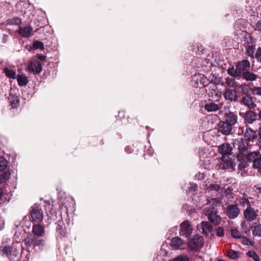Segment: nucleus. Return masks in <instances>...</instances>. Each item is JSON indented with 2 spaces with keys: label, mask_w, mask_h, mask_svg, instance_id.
Returning a JSON list of instances; mask_svg holds the SVG:
<instances>
[{
  "label": "nucleus",
  "mask_w": 261,
  "mask_h": 261,
  "mask_svg": "<svg viewBox=\"0 0 261 261\" xmlns=\"http://www.w3.org/2000/svg\"><path fill=\"white\" fill-rule=\"evenodd\" d=\"M21 23V20L18 17H14L13 18L8 19L6 20V24L9 25H20Z\"/></svg>",
  "instance_id": "obj_33"
},
{
  "label": "nucleus",
  "mask_w": 261,
  "mask_h": 261,
  "mask_svg": "<svg viewBox=\"0 0 261 261\" xmlns=\"http://www.w3.org/2000/svg\"><path fill=\"white\" fill-rule=\"evenodd\" d=\"M197 227L202 234L206 236L208 235L213 229L212 225L207 221H202Z\"/></svg>",
  "instance_id": "obj_17"
},
{
  "label": "nucleus",
  "mask_w": 261,
  "mask_h": 261,
  "mask_svg": "<svg viewBox=\"0 0 261 261\" xmlns=\"http://www.w3.org/2000/svg\"><path fill=\"white\" fill-rule=\"evenodd\" d=\"M19 86H25L29 82L28 77L23 74H18L16 77Z\"/></svg>",
  "instance_id": "obj_29"
},
{
  "label": "nucleus",
  "mask_w": 261,
  "mask_h": 261,
  "mask_svg": "<svg viewBox=\"0 0 261 261\" xmlns=\"http://www.w3.org/2000/svg\"><path fill=\"white\" fill-rule=\"evenodd\" d=\"M218 150L219 153L222 154V156H224L225 155L229 156V155L231 154L232 148L229 144L224 143L219 147Z\"/></svg>",
  "instance_id": "obj_20"
},
{
  "label": "nucleus",
  "mask_w": 261,
  "mask_h": 261,
  "mask_svg": "<svg viewBox=\"0 0 261 261\" xmlns=\"http://www.w3.org/2000/svg\"><path fill=\"white\" fill-rule=\"evenodd\" d=\"M30 215L32 221L41 222L43 218V214L41 206L37 204L33 205L31 207Z\"/></svg>",
  "instance_id": "obj_8"
},
{
  "label": "nucleus",
  "mask_w": 261,
  "mask_h": 261,
  "mask_svg": "<svg viewBox=\"0 0 261 261\" xmlns=\"http://www.w3.org/2000/svg\"><path fill=\"white\" fill-rule=\"evenodd\" d=\"M254 187L256 191H258V193H259L261 194V186H260V185H256L254 186Z\"/></svg>",
  "instance_id": "obj_56"
},
{
  "label": "nucleus",
  "mask_w": 261,
  "mask_h": 261,
  "mask_svg": "<svg viewBox=\"0 0 261 261\" xmlns=\"http://www.w3.org/2000/svg\"><path fill=\"white\" fill-rule=\"evenodd\" d=\"M32 32L33 29L30 25L25 27H19L18 30V34L24 38H28L31 36Z\"/></svg>",
  "instance_id": "obj_23"
},
{
  "label": "nucleus",
  "mask_w": 261,
  "mask_h": 261,
  "mask_svg": "<svg viewBox=\"0 0 261 261\" xmlns=\"http://www.w3.org/2000/svg\"><path fill=\"white\" fill-rule=\"evenodd\" d=\"M170 261H190V258L186 255H180Z\"/></svg>",
  "instance_id": "obj_40"
},
{
  "label": "nucleus",
  "mask_w": 261,
  "mask_h": 261,
  "mask_svg": "<svg viewBox=\"0 0 261 261\" xmlns=\"http://www.w3.org/2000/svg\"><path fill=\"white\" fill-rule=\"evenodd\" d=\"M8 100L12 108L16 109L19 107V100L18 96L11 93L9 94Z\"/></svg>",
  "instance_id": "obj_26"
},
{
  "label": "nucleus",
  "mask_w": 261,
  "mask_h": 261,
  "mask_svg": "<svg viewBox=\"0 0 261 261\" xmlns=\"http://www.w3.org/2000/svg\"><path fill=\"white\" fill-rule=\"evenodd\" d=\"M0 252L3 256H6L11 261H18L19 260V252L15 247L7 245L1 246Z\"/></svg>",
  "instance_id": "obj_4"
},
{
  "label": "nucleus",
  "mask_w": 261,
  "mask_h": 261,
  "mask_svg": "<svg viewBox=\"0 0 261 261\" xmlns=\"http://www.w3.org/2000/svg\"><path fill=\"white\" fill-rule=\"evenodd\" d=\"M204 109L209 112H216L219 110L220 107L218 104L211 101L205 104Z\"/></svg>",
  "instance_id": "obj_28"
},
{
  "label": "nucleus",
  "mask_w": 261,
  "mask_h": 261,
  "mask_svg": "<svg viewBox=\"0 0 261 261\" xmlns=\"http://www.w3.org/2000/svg\"><path fill=\"white\" fill-rule=\"evenodd\" d=\"M210 203L212 205L219 206L221 205V201L216 198H214L211 200ZM214 207V206L213 207V208Z\"/></svg>",
  "instance_id": "obj_50"
},
{
  "label": "nucleus",
  "mask_w": 261,
  "mask_h": 261,
  "mask_svg": "<svg viewBox=\"0 0 261 261\" xmlns=\"http://www.w3.org/2000/svg\"><path fill=\"white\" fill-rule=\"evenodd\" d=\"M250 63L248 60H243L238 63L236 68L231 67L227 69L228 74L235 78L241 77L244 72L250 70Z\"/></svg>",
  "instance_id": "obj_2"
},
{
  "label": "nucleus",
  "mask_w": 261,
  "mask_h": 261,
  "mask_svg": "<svg viewBox=\"0 0 261 261\" xmlns=\"http://www.w3.org/2000/svg\"><path fill=\"white\" fill-rule=\"evenodd\" d=\"M23 242L29 251L40 249L44 245V240L34 236L27 237Z\"/></svg>",
  "instance_id": "obj_3"
},
{
  "label": "nucleus",
  "mask_w": 261,
  "mask_h": 261,
  "mask_svg": "<svg viewBox=\"0 0 261 261\" xmlns=\"http://www.w3.org/2000/svg\"><path fill=\"white\" fill-rule=\"evenodd\" d=\"M241 103L249 109H253L256 107V105L254 102L253 98L250 95L243 96Z\"/></svg>",
  "instance_id": "obj_18"
},
{
  "label": "nucleus",
  "mask_w": 261,
  "mask_h": 261,
  "mask_svg": "<svg viewBox=\"0 0 261 261\" xmlns=\"http://www.w3.org/2000/svg\"><path fill=\"white\" fill-rule=\"evenodd\" d=\"M227 256L231 259H236L239 257L240 252L232 249H230L227 252Z\"/></svg>",
  "instance_id": "obj_37"
},
{
  "label": "nucleus",
  "mask_w": 261,
  "mask_h": 261,
  "mask_svg": "<svg viewBox=\"0 0 261 261\" xmlns=\"http://www.w3.org/2000/svg\"><path fill=\"white\" fill-rule=\"evenodd\" d=\"M240 213V209L237 204L228 205L226 208V215L231 219L237 218Z\"/></svg>",
  "instance_id": "obj_12"
},
{
  "label": "nucleus",
  "mask_w": 261,
  "mask_h": 261,
  "mask_svg": "<svg viewBox=\"0 0 261 261\" xmlns=\"http://www.w3.org/2000/svg\"><path fill=\"white\" fill-rule=\"evenodd\" d=\"M33 47L34 49H40L41 50H43L44 49V44L43 43L39 41H35L33 42Z\"/></svg>",
  "instance_id": "obj_41"
},
{
  "label": "nucleus",
  "mask_w": 261,
  "mask_h": 261,
  "mask_svg": "<svg viewBox=\"0 0 261 261\" xmlns=\"http://www.w3.org/2000/svg\"><path fill=\"white\" fill-rule=\"evenodd\" d=\"M3 195V191L2 189H0V200L1 199Z\"/></svg>",
  "instance_id": "obj_60"
},
{
  "label": "nucleus",
  "mask_w": 261,
  "mask_h": 261,
  "mask_svg": "<svg viewBox=\"0 0 261 261\" xmlns=\"http://www.w3.org/2000/svg\"><path fill=\"white\" fill-rule=\"evenodd\" d=\"M18 261H29V258L22 252L19 256Z\"/></svg>",
  "instance_id": "obj_52"
},
{
  "label": "nucleus",
  "mask_w": 261,
  "mask_h": 261,
  "mask_svg": "<svg viewBox=\"0 0 261 261\" xmlns=\"http://www.w3.org/2000/svg\"><path fill=\"white\" fill-rule=\"evenodd\" d=\"M56 237L58 241H63L67 237L68 232L63 221H58L56 223Z\"/></svg>",
  "instance_id": "obj_7"
},
{
  "label": "nucleus",
  "mask_w": 261,
  "mask_h": 261,
  "mask_svg": "<svg viewBox=\"0 0 261 261\" xmlns=\"http://www.w3.org/2000/svg\"><path fill=\"white\" fill-rule=\"evenodd\" d=\"M223 96L226 100L237 102L239 98L238 91L235 89H227L223 93Z\"/></svg>",
  "instance_id": "obj_16"
},
{
  "label": "nucleus",
  "mask_w": 261,
  "mask_h": 261,
  "mask_svg": "<svg viewBox=\"0 0 261 261\" xmlns=\"http://www.w3.org/2000/svg\"><path fill=\"white\" fill-rule=\"evenodd\" d=\"M251 228L254 236L261 237V225L260 224L254 223Z\"/></svg>",
  "instance_id": "obj_30"
},
{
  "label": "nucleus",
  "mask_w": 261,
  "mask_h": 261,
  "mask_svg": "<svg viewBox=\"0 0 261 261\" xmlns=\"http://www.w3.org/2000/svg\"><path fill=\"white\" fill-rule=\"evenodd\" d=\"M252 92L254 95L261 97V87H254Z\"/></svg>",
  "instance_id": "obj_47"
},
{
  "label": "nucleus",
  "mask_w": 261,
  "mask_h": 261,
  "mask_svg": "<svg viewBox=\"0 0 261 261\" xmlns=\"http://www.w3.org/2000/svg\"><path fill=\"white\" fill-rule=\"evenodd\" d=\"M188 244L191 250L197 251L203 247L204 239L201 235L197 234L189 240Z\"/></svg>",
  "instance_id": "obj_6"
},
{
  "label": "nucleus",
  "mask_w": 261,
  "mask_h": 261,
  "mask_svg": "<svg viewBox=\"0 0 261 261\" xmlns=\"http://www.w3.org/2000/svg\"><path fill=\"white\" fill-rule=\"evenodd\" d=\"M257 116L261 120V110L258 112V113L257 114Z\"/></svg>",
  "instance_id": "obj_61"
},
{
  "label": "nucleus",
  "mask_w": 261,
  "mask_h": 261,
  "mask_svg": "<svg viewBox=\"0 0 261 261\" xmlns=\"http://www.w3.org/2000/svg\"><path fill=\"white\" fill-rule=\"evenodd\" d=\"M239 135H243L245 139L244 141L247 142L253 141L257 138L256 131L254 130L250 127L246 126L245 129L244 127H240L238 132Z\"/></svg>",
  "instance_id": "obj_5"
},
{
  "label": "nucleus",
  "mask_w": 261,
  "mask_h": 261,
  "mask_svg": "<svg viewBox=\"0 0 261 261\" xmlns=\"http://www.w3.org/2000/svg\"><path fill=\"white\" fill-rule=\"evenodd\" d=\"M209 95L211 96H215V97H217L220 96V92L217 90V88L216 86L214 85H213V87H211L209 89Z\"/></svg>",
  "instance_id": "obj_35"
},
{
  "label": "nucleus",
  "mask_w": 261,
  "mask_h": 261,
  "mask_svg": "<svg viewBox=\"0 0 261 261\" xmlns=\"http://www.w3.org/2000/svg\"><path fill=\"white\" fill-rule=\"evenodd\" d=\"M237 161L238 162V168L239 170H242L244 169L248 165L247 160L246 158H244L243 156H241L239 154V151L236 153Z\"/></svg>",
  "instance_id": "obj_22"
},
{
  "label": "nucleus",
  "mask_w": 261,
  "mask_h": 261,
  "mask_svg": "<svg viewBox=\"0 0 261 261\" xmlns=\"http://www.w3.org/2000/svg\"><path fill=\"white\" fill-rule=\"evenodd\" d=\"M183 245H184L183 240L180 238L178 237L173 238L170 242L171 246L173 248L175 249H179Z\"/></svg>",
  "instance_id": "obj_27"
},
{
  "label": "nucleus",
  "mask_w": 261,
  "mask_h": 261,
  "mask_svg": "<svg viewBox=\"0 0 261 261\" xmlns=\"http://www.w3.org/2000/svg\"><path fill=\"white\" fill-rule=\"evenodd\" d=\"M222 162L220 164L219 167L226 170H233L235 167V164L232 162L231 159L228 155L222 156Z\"/></svg>",
  "instance_id": "obj_13"
},
{
  "label": "nucleus",
  "mask_w": 261,
  "mask_h": 261,
  "mask_svg": "<svg viewBox=\"0 0 261 261\" xmlns=\"http://www.w3.org/2000/svg\"><path fill=\"white\" fill-rule=\"evenodd\" d=\"M254 49L255 48L253 46H249L247 49L248 55L251 57H253L254 55Z\"/></svg>",
  "instance_id": "obj_48"
},
{
  "label": "nucleus",
  "mask_w": 261,
  "mask_h": 261,
  "mask_svg": "<svg viewBox=\"0 0 261 261\" xmlns=\"http://www.w3.org/2000/svg\"><path fill=\"white\" fill-rule=\"evenodd\" d=\"M259 138L261 139V126L259 127V130L258 132Z\"/></svg>",
  "instance_id": "obj_59"
},
{
  "label": "nucleus",
  "mask_w": 261,
  "mask_h": 261,
  "mask_svg": "<svg viewBox=\"0 0 261 261\" xmlns=\"http://www.w3.org/2000/svg\"><path fill=\"white\" fill-rule=\"evenodd\" d=\"M4 72L6 75L10 79H15L17 76L15 71L13 69H9L8 67L4 68Z\"/></svg>",
  "instance_id": "obj_34"
},
{
  "label": "nucleus",
  "mask_w": 261,
  "mask_h": 261,
  "mask_svg": "<svg viewBox=\"0 0 261 261\" xmlns=\"http://www.w3.org/2000/svg\"><path fill=\"white\" fill-rule=\"evenodd\" d=\"M8 35L5 34L3 35V37H2V42L3 43H6V42L7 41L8 39Z\"/></svg>",
  "instance_id": "obj_54"
},
{
  "label": "nucleus",
  "mask_w": 261,
  "mask_h": 261,
  "mask_svg": "<svg viewBox=\"0 0 261 261\" xmlns=\"http://www.w3.org/2000/svg\"><path fill=\"white\" fill-rule=\"evenodd\" d=\"M257 114L253 111H246L245 115V120L249 124H252L257 120Z\"/></svg>",
  "instance_id": "obj_21"
},
{
  "label": "nucleus",
  "mask_w": 261,
  "mask_h": 261,
  "mask_svg": "<svg viewBox=\"0 0 261 261\" xmlns=\"http://www.w3.org/2000/svg\"><path fill=\"white\" fill-rule=\"evenodd\" d=\"M199 82L204 86H206L210 84L209 80L207 79V78L204 76L200 77L199 79Z\"/></svg>",
  "instance_id": "obj_46"
},
{
  "label": "nucleus",
  "mask_w": 261,
  "mask_h": 261,
  "mask_svg": "<svg viewBox=\"0 0 261 261\" xmlns=\"http://www.w3.org/2000/svg\"><path fill=\"white\" fill-rule=\"evenodd\" d=\"M253 167L258 170V172L261 174V157L257 159V160L254 161L253 163Z\"/></svg>",
  "instance_id": "obj_42"
},
{
  "label": "nucleus",
  "mask_w": 261,
  "mask_h": 261,
  "mask_svg": "<svg viewBox=\"0 0 261 261\" xmlns=\"http://www.w3.org/2000/svg\"><path fill=\"white\" fill-rule=\"evenodd\" d=\"M243 215L248 222H252L256 219L258 215L253 207H249L244 210Z\"/></svg>",
  "instance_id": "obj_15"
},
{
  "label": "nucleus",
  "mask_w": 261,
  "mask_h": 261,
  "mask_svg": "<svg viewBox=\"0 0 261 261\" xmlns=\"http://www.w3.org/2000/svg\"><path fill=\"white\" fill-rule=\"evenodd\" d=\"M246 255L247 256L252 258L254 261H255L257 259L259 258V256L256 254V253L253 250H250L246 253Z\"/></svg>",
  "instance_id": "obj_44"
},
{
  "label": "nucleus",
  "mask_w": 261,
  "mask_h": 261,
  "mask_svg": "<svg viewBox=\"0 0 261 261\" xmlns=\"http://www.w3.org/2000/svg\"><path fill=\"white\" fill-rule=\"evenodd\" d=\"M208 189L210 190L219 191L221 189V187L218 184H211L209 186Z\"/></svg>",
  "instance_id": "obj_49"
},
{
  "label": "nucleus",
  "mask_w": 261,
  "mask_h": 261,
  "mask_svg": "<svg viewBox=\"0 0 261 261\" xmlns=\"http://www.w3.org/2000/svg\"><path fill=\"white\" fill-rule=\"evenodd\" d=\"M32 233L34 236L40 238V237H42L44 235L45 230L44 227L40 224H35L33 226Z\"/></svg>",
  "instance_id": "obj_24"
},
{
  "label": "nucleus",
  "mask_w": 261,
  "mask_h": 261,
  "mask_svg": "<svg viewBox=\"0 0 261 261\" xmlns=\"http://www.w3.org/2000/svg\"><path fill=\"white\" fill-rule=\"evenodd\" d=\"M7 161L3 156H0V171H5L7 168Z\"/></svg>",
  "instance_id": "obj_38"
},
{
  "label": "nucleus",
  "mask_w": 261,
  "mask_h": 261,
  "mask_svg": "<svg viewBox=\"0 0 261 261\" xmlns=\"http://www.w3.org/2000/svg\"><path fill=\"white\" fill-rule=\"evenodd\" d=\"M208 220L215 225H218L221 221V217L217 211H211L207 215Z\"/></svg>",
  "instance_id": "obj_19"
},
{
  "label": "nucleus",
  "mask_w": 261,
  "mask_h": 261,
  "mask_svg": "<svg viewBox=\"0 0 261 261\" xmlns=\"http://www.w3.org/2000/svg\"><path fill=\"white\" fill-rule=\"evenodd\" d=\"M239 89H240L241 93L245 95H249V92L252 90L249 84L243 83L239 85Z\"/></svg>",
  "instance_id": "obj_32"
},
{
  "label": "nucleus",
  "mask_w": 261,
  "mask_h": 261,
  "mask_svg": "<svg viewBox=\"0 0 261 261\" xmlns=\"http://www.w3.org/2000/svg\"><path fill=\"white\" fill-rule=\"evenodd\" d=\"M231 235L235 239H240L242 238L241 232L236 228L231 229Z\"/></svg>",
  "instance_id": "obj_43"
},
{
  "label": "nucleus",
  "mask_w": 261,
  "mask_h": 261,
  "mask_svg": "<svg viewBox=\"0 0 261 261\" xmlns=\"http://www.w3.org/2000/svg\"><path fill=\"white\" fill-rule=\"evenodd\" d=\"M223 120L234 126L238 122V116L237 112L228 111L224 114Z\"/></svg>",
  "instance_id": "obj_11"
},
{
  "label": "nucleus",
  "mask_w": 261,
  "mask_h": 261,
  "mask_svg": "<svg viewBox=\"0 0 261 261\" xmlns=\"http://www.w3.org/2000/svg\"><path fill=\"white\" fill-rule=\"evenodd\" d=\"M242 232L247 236L250 234V228L248 227L246 222H242L241 224Z\"/></svg>",
  "instance_id": "obj_36"
},
{
  "label": "nucleus",
  "mask_w": 261,
  "mask_h": 261,
  "mask_svg": "<svg viewBox=\"0 0 261 261\" xmlns=\"http://www.w3.org/2000/svg\"><path fill=\"white\" fill-rule=\"evenodd\" d=\"M224 83L226 84L227 86L229 87V89L233 88V89H234L238 87V82L232 77L226 78Z\"/></svg>",
  "instance_id": "obj_31"
},
{
  "label": "nucleus",
  "mask_w": 261,
  "mask_h": 261,
  "mask_svg": "<svg viewBox=\"0 0 261 261\" xmlns=\"http://www.w3.org/2000/svg\"><path fill=\"white\" fill-rule=\"evenodd\" d=\"M255 261H260L259 258L257 259Z\"/></svg>",
  "instance_id": "obj_64"
},
{
  "label": "nucleus",
  "mask_w": 261,
  "mask_h": 261,
  "mask_svg": "<svg viewBox=\"0 0 261 261\" xmlns=\"http://www.w3.org/2000/svg\"><path fill=\"white\" fill-rule=\"evenodd\" d=\"M213 83L215 84H221L222 86H224L225 85L224 82L222 81V79L221 77H215L213 80Z\"/></svg>",
  "instance_id": "obj_51"
},
{
  "label": "nucleus",
  "mask_w": 261,
  "mask_h": 261,
  "mask_svg": "<svg viewBox=\"0 0 261 261\" xmlns=\"http://www.w3.org/2000/svg\"><path fill=\"white\" fill-rule=\"evenodd\" d=\"M128 147H126V148H125V151H126V152H127V149H128Z\"/></svg>",
  "instance_id": "obj_63"
},
{
  "label": "nucleus",
  "mask_w": 261,
  "mask_h": 261,
  "mask_svg": "<svg viewBox=\"0 0 261 261\" xmlns=\"http://www.w3.org/2000/svg\"><path fill=\"white\" fill-rule=\"evenodd\" d=\"M100 143L101 145H102L104 144V141L103 140H101L100 141Z\"/></svg>",
  "instance_id": "obj_62"
},
{
  "label": "nucleus",
  "mask_w": 261,
  "mask_h": 261,
  "mask_svg": "<svg viewBox=\"0 0 261 261\" xmlns=\"http://www.w3.org/2000/svg\"><path fill=\"white\" fill-rule=\"evenodd\" d=\"M27 69L34 74H39L42 70V64L36 60L31 61L28 63Z\"/></svg>",
  "instance_id": "obj_10"
},
{
  "label": "nucleus",
  "mask_w": 261,
  "mask_h": 261,
  "mask_svg": "<svg viewBox=\"0 0 261 261\" xmlns=\"http://www.w3.org/2000/svg\"><path fill=\"white\" fill-rule=\"evenodd\" d=\"M5 181V178L3 175L0 174V185Z\"/></svg>",
  "instance_id": "obj_58"
},
{
  "label": "nucleus",
  "mask_w": 261,
  "mask_h": 261,
  "mask_svg": "<svg viewBox=\"0 0 261 261\" xmlns=\"http://www.w3.org/2000/svg\"><path fill=\"white\" fill-rule=\"evenodd\" d=\"M255 56L256 58L261 57V48L257 49Z\"/></svg>",
  "instance_id": "obj_55"
},
{
  "label": "nucleus",
  "mask_w": 261,
  "mask_h": 261,
  "mask_svg": "<svg viewBox=\"0 0 261 261\" xmlns=\"http://www.w3.org/2000/svg\"><path fill=\"white\" fill-rule=\"evenodd\" d=\"M218 132L223 135L228 136L233 134V127L224 120H220L218 124Z\"/></svg>",
  "instance_id": "obj_9"
},
{
  "label": "nucleus",
  "mask_w": 261,
  "mask_h": 261,
  "mask_svg": "<svg viewBox=\"0 0 261 261\" xmlns=\"http://www.w3.org/2000/svg\"><path fill=\"white\" fill-rule=\"evenodd\" d=\"M234 147H237L238 150L239 151V154L246 158L247 161L253 162L257 160L260 156L259 152L251 151V148L249 146L248 142L244 141L243 139L238 141L234 145Z\"/></svg>",
  "instance_id": "obj_1"
},
{
  "label": "nucleus",
  "mask_w": 261,
  "mask_h": 261,
  "mask_svg": "<svg viewBox=\"0 0 261 261\" xmlns=\"http://www.w3.org/2000/svg\"><path fill=\"white\" fill-rule=\"evenodd\" d=\"M241 77H242V78L246 81L253 82L257 80L258 75L255 74L254 73L248 70L242 73Z\"/></svg>",
  "instance_id": "obj_25"
},
{
  "label": "nucleus",
  "mask_w": 261,
  "mask_h": 261,
  "mask_svg": "<svg viewBox=\"0 0 261 261\" xmlns=\"http://www.w3.org/2000/svg\"><path fill=\"white\" fill-rule=\"evenodd\" d=\"M256 29L261 32V22H257Z\"/></svg>",
  "instance_id": "obj_57"
},
{
  "label": "nucleus",
  "mask_w": 261,
  "mask_h": 261,
  "mask_svg": "<svg viewBox=\"0 0 261 261\" xmlns=\"http://www.w3.org/2000/svg\"><path fill=\"white\" fill-rule=\"evenodd\" d=\"M37 58L39 60L41 61H44L46 59V56L45 55H43L42 54H38L37 55Z\"/></svg>",
  "instance_id": "obj_53"
},
{
  "label": "nucleus",
  "mask_w": 261,
  "mask_h": 261,
  "mask_svg": "<svg viewBox=\"0 0 261 261\" xmlns=\"http://www.w3.org/2000/svg\"><path fill=\"white\" fill-rule=\"evenodd\" d=\"M192 231L193 229L189 221L186 220L181 223L179 232L181 236L188 237L192 233Z\"/></svg>",
  "instance_id": "obj_14"
},
{
  "label": "nucleus",
  "mask_w": 261,
  "mask_h": 261,
  "mask_svg": "<svg viewBox=\"0 0 261 261\" xmlns=\"http://www.w3.org/2000/svg\"><path fill=\"white\" fill-rule=\"evenodd\" d=\"M239 202L243 207H245V206H246L247 207H251L250 202L249 199L246 197L241 198L239 200Z\"/></svg>",
  "instance_id": "obj_39"
},
{
  "label": "nucleus",
  "mask_w": 261,
  "mask_h": 261,
  "mask_svg": "<svg viewBox=\"0 0 261 261\" xmlns=\"http://www.w3.org/2000/svg\"><path fill=\"white\" fill-rule=\"evenodd\" d=\"M216 235L219 237H222L224 236V230L221 227H218L216 229Z\"/></svg>",
  "instance_id": "obj_45"
}]
</instances>
